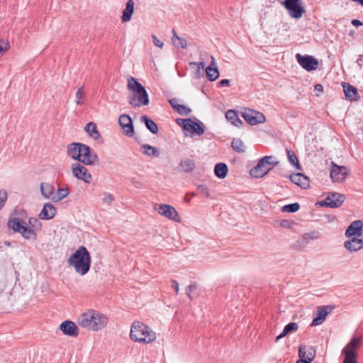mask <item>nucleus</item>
I'll use <instances>...</instances> for the list:
<instances>
[{"label": "nucleus", "mask_w": 363, "mask_h": 363, "mask_svg": "<svg viewBox=\"0 0 363 363\" xmlns=\"http://www.w3.org/2000/svg\"><path fill=\"white\" fill-rule=\"evenodd\" d=\"M27 223L18 218H9L8 226L13 231L20 233L25 239L35 240L37 238L36 230L41 229L42 225L40 220L36 218H30Z\"/></svg>", "instance_id": "1"}, {"label": "nucleus", "mask_w": 363, "mask_h": 363, "mask_svg": "<svg viewBox=\"0 0 363 363\" xmlns=\"http://www.w3.org/2000/svg\"><path fill=\"white\" fill-rule=\"evenodd\" d=\"M361 340V337H352L346 347L342 350V354L352 353L357 356V350L359 347Z\"/></svg>", "instance_id": "24"}, {"label": "nucleus", "mask_w": 363, "mask_h": 363, "mask_svg": "<svg viewBox=\"0 0 363 363\" xmlns=\"http://www.w3.org/2000/svg\"><path fill=\"white\" fill-rule=\"evenodd\" d=\"M108 320L106 315L97 311L89 310L80 315L78 324L89 330L99 331L107 325Z\"/></svg>", "instance_id": "3"}, {"label": "nucleus", "mask_w": 363, "mask_h": 363, "mask_svg": "<svg viewBox=\"0 0 363 363\" xmlns=\"http://www.w3.org/2000/svg\"><path fill=\"white\" fill-rule=\"evenodd\" d=\"M77 250H86V248L84 246H80Z\"/></svg>", "instance_id": "64"}, {"label": "nucleus", "mask_w": 363, "mask_h": 363, "mask_svg": "<svg viewBox=\"0 0 363 363\" xmlns=\"http://www.w3.org/2000/svg\"><path fill=\"white\" fill-rule=\"evenodd\" d=\"M363 229V222L360 220L353 221L345 231V236L351 238L352 236L361 237Z\"/></svg>", "instance_id": "18"}, {"label": "nucleus", "mask_w": 363, "mask_h": 363, "mask_svg": "<svg viewBox=\"0 0 363 363\" xmlns=\"http://www.w3.org/2000/svg\"><path fill=\"white\" fill-rule=\"evenodd\" d=\"M352 24L354 26H362L363 23L357 19H354L352 21Z\"/></svg>", "instance_id": "59"}, {"label": "nucleus", "mask_w": 363, "mask_h": 363, "mask_svg": "<svg viewBox=\"0 0 363 363\" xmlns=\"http://www.w3.org/2000/svg\"><path fill=\"white\" fill-rule=\"evenodd\" d=\"M85 95V92L84 91L83 87H80L77 89L76 92V104L77 105H82L83 104V101L82 100Z\"/></svg>", "instance_id": "44"}, {"label": "nucleus", "mask_w": 363, "mask_h": 363, "mask_svg": "<svg viewBox=\"0 0 363 363\" xmlns=\"http://www.w3.org/2000/svg\"><path fill=\"white\" fill-rule=\"evenodd\" d=\"M130 337L138 342L150 343L156 340L155 333L147 325L140 321L132 323Z\"/></svg>", "instance_id": "4"}, {"label": "nucleus", "mask_w": 363, "mask_h": 363, "mask_svg": "<svg viewBox=\"0 0 363 363\" xmlns=\"http://www.w3.org/2000/svg\"><path fill=\"white\" fill-rule=\"evenodd\" d=\"M171 106L177 111L179 114H182V104L179 103V99L173 98L168 100Z\"/></svg>", "instance_id": "43"}, {"label": "nucleus", "mask_w": 363, "mask_h": 363, "mask_svg": "<svg viewBox=\"0 0 363 363\" xmlns=\"http://www.w3.org/2000/svg\"><path fill=\"white\" fill-rule=\"evenodd\" d=\"M132 183L135 188H141L143 186L142 183L139 181L133 179Z\"/></svg>", "instance_id": "55"}, {"label": "nucleus", "mask_w": 363, "mask_h": 363, "mask_svg": "<svg viewBox=\"0 0 363 363\" xmlns=\"http://www.w3.org/2000/svg\"><path fill=\"white\" fill-rule=\"evenodd\" d=\"M68 264L80 275L86 274L90 269L91 256L89 251H75L68 259Z\"/></svg>", "instance_id": "5"}, {"label": "nucleus", "mask_w": 363, "mask_h": 363, "mask_svg": "<svg viewBox=\"0 0 363 363\" xmlns=\"http://www.w3.org/2000/svg\"><path fill=\"white\" fill-rule=\"evenodd\" d=\"M298 325L296 323H294V322L289 323L284 327L282 333L276 337V342H277L279 339L285 337L286 335H288L292 332L296 331L298 330Z\"/></svg>", "instance_id": "36"}, {"label": "nucleus", "mask_w": 363, "mask_h": 363, "mask_svg": "<svg viewBox=\"0 0 363 363\" xmlns=\"http://www.w3.org/2000/svg\"><path fill=\"white\" fill-rule=\"evenodd\" d=\"M141 148L143 150V152L147 156H154L156 157L160 156V151L158 149L150 145H143Z\"/></svg>", "instance_id": "38"}, {"label": "nucleus", "mask_w": 363, "mask_h": 363, "mask_svg": "<svg viewBox=\"0 0 363 363\" xmlns=\"http://www.w3.org/2000/svg\"><path fill=\"white\" fill-rule=\"evenodd\" d=\"M302 0H284L281 4L288 11L289 16L295 19H299L306 12Z\"/></svg>", "instance_id": "8"}, {"label": "nucleus", "mask_w": 363, "mask_h": 363, "mask_svg": "<svg viewBox=\"0 0 363 363\" xmlns=\"http://www.w3.org/2000/svg\"><path fill=\"white\" fill-rule=\"evenodd\" d=\"M346 250H361L363 248V238L361 237H354L344 243Z\"/></svg>", "instance_id": "27"}, {"label": "nucleus", "mask_w": 363, "mask_h": 363, "mask_svg": "<svg viewBox=\"0 0 363 363\" xmlns=\"http://www.w3.org/2000/svg\"><path fill=\"white\" fill-rule=\"evenodd\" d=\"M172 32H173V34H174V35H173V37L172 38V41L173 45L176 48L182 47V39L177 35V34L176 33L174 30H172Z\"/></svg>", "instance_id": "48"}, {"label": "nucleus", "mask_w": 363, "mask_h": 363, "mask_svg": "<svg viewBox=\"0 0 363 363\" xmlns=\"http://www.w3.org/2000/svg\"><path fill=\"white\" fill-rule=\"evenodd\" d=\"M352 1L357 2L362 6H363V0H352Z\"/></svg>", "instance_id": "63"}, {"label": "nucleus", "mask_w": 363, "mask_h": 363, "mask_svg": "<svg viewBox=\"0 0 363 363\" xmlns=\"http://www.w3.org/2000/svg\"><path fill=\"white\" fill-rule=\"evenodd\" d=\"M231 147L237 152L242 153L245 151L244 143L239 138H233L231 142Z\"/></svg>", "instance_id": "39"}, {"label": "nucleus", "mask_w": 363, "mask_h": 363, "mask_svg": "<svg viewBox=\"0 0 363 363\" xmlns=\"http://www.w3.org/2000/svg\"><path fill=\"white\" fill-rule=\"evenodd\" d=\"M228 168L225 163H218L215 165L214 173L220 179H224L228 173Z\"/></svg>", "instance_id": "35"}, {"label": "nucleus", "mask_w": 363, "mask_h": 363, "mask_svg": "<svg viewBox=\"0 0 363 363\" xmlns=\"http://www.w3.org/2000/svg\"><path fill=\"white\" fill-rule=\"evenodd\" d=\"M55 186L50 183L42 182L40 184V191L42 196L53 201L55 197Z\"/></svg>", "instance_id": "26"}, {"label": "nucleus", "mask_w": 363, "mask_h": 363, "mask_svg": "<svg viewBox=\"0 0 363 363\" xmlns=\"http://www.w3.org/2000/svg\"><path fill=\"white\" fill-rule=\"evenodd\" d=\"M315 91L317 92H323V86L318 84L315 86Z\"/></svg>", "instance_id": "58"}, {"label": "nucleus", "mask_w": 363, "mask_h": 363, "mask_svg": "<svg viewBox=\"0 0 363 363\" xmlns=\"http://www.w3.org/2000/svg\"><path fill=\"white\" fill-rule=\"evenodd\" d=\"M220 86H230V80L227 79H222L219 82Z\"/></svg>", "instance_id": "54"}, {"label": "nucleus", "mask_w": 363, "mask_h": 363, "mask_svg": "<svg viewBox=\"0 0 363 363\" xmlns=\"http://www.w3.org/2000/svg\"><path fill=\"white\" fill-rule=\"evenodd\" d=\"M134 11L133 0H128L125 4V8L123 11L121 20L123 22H128L131 19V16Z\"/></svg>", "instance_id": "28"}, {"label": "nucleus", "mask_w": 363, "mask_h": 363, "mask_svg": "<svg viewBox=\"0 0 363 363\" xmlns=\"http://www.w3.org/2000/svg\"><path fill=\"white\" fill-rule=\"evenodd\" d=\"M342 87L345 94V97L350 101H357L359 96L357 88L351 84L343 82Z\"/></svg>", "instance_id": "25"}, {"label": "nucleus", "mask_w": 363, "mask_h": 363, "mask_svg": "<svg viewBox=\"0 0 363 363\" xmlns=\"http://www.w3.org/2000/svg\"><path fill=\"white\" fill-rule=\"evenodd\" d=\"M343 355L345 356L343 363H358L357 360V356L354 354L350 353Z\"/></svg>", "instance_id": "46"}, {"label": "nucleus", "mask_w": 363, "mask_h": 363, "mask_svg": "<svg viewBox=\"0 0 363 363\" xmlns=\"http://www.w3.org/2000/svg\"><path fill=\"white\" fill-rule=\"evenodd\" d=\"M102 200L104 203H107L108 205H111V203L114 201V197L109 193H104Z\"/></svg>", "instance_id": "51"}, {"label": "nucleus", "mask_w": 363, "mask_h": 363, "mask_svg": "<svg viewBox=\"0 0 363 363\" xmlns=\"http://www.w3.org/2000/svg\"><path fill=\"white\" fill-rule=\"evenodd\" d=\"M242 116L250 125H257L265 121V116L262 113L250 109L242 112Z\"/></svg>", "instance_id": "15"}, {"label": "nucleus", "mask_w": 363, "mask_h": 363, "mask_svg": "<svg viewBox=\"0 0 363 363\" xmlns=\"http://www.w3.org/2000/svg\"><path fill=\"white\" fill-rule=\"evenodd\" d=\"M287 158L289 162L295 166L296 169H301V165L295 152L291 150H286Z\"/></svg>", "instance_id": "40"}, {"label": "nucleus", "mask_w": 363, "mask_h": 363, "mask_svg": "<svg viewBox=\"0 0 363 363\" xmlns=\"http://www.w3.org/2000/svg\"><path fill=\"white\" fill-rule=\"evenodd\" d=\"M195 167L194 162L192 160L188 159L183 164V170L186 172H191Z\"/></svg>", "instance_id": "45"}, {"label": "nucleus", "mask_w": 363, "mask_h": 363, "mask_svg": "<svg viewBox=\"0 0 363 363\" xmlns=\"http://www.w3.org/2000/svg\"><path fill=\"white\" fill-rule=\"evenodd\" d=\"M9 48V43L3 39H0V56L8 50Z\"/></svg>", "instance_id": "49"}, {"label": "nucleus", "mask_w": 363, "mask_h": 363, "mask_svg": "<svg viewBox=\"0 0 363 363\" xmlns=\"http://www.w3.org/2000/svg\"><path fill=\"white\" fill-rule=\"evenodd\" d=\"M84 129L86 132L89 134V135L94 138L95 140L101 139V135L99 130H97V126L95 123H88L86 125Z\"/></svg>", "instance_id": "32"}, {"label": "nucleus", "mask_w": 363, "mask_h": 363, "mask_svg": "<svg viewBox=\"0 0 363 363\" xmlns=\"http://www.w3.org/2000/svg\"><path fill=\"white\" fill-rule=\"evenodd\" d=\"M185 294L190 301L198 297L200 294V289L197 283L194 282L188 286L185 289Z\"/></svg>", "instance_id": "31"}, {"label": "nucleus", "mask_w": 363, "mask_h": 363, "mask_svg": "<svg viewBox=\"0 0 363 363\" xmlns=\"http://www.w3.org/2000/svg\"><path fill=\"white\" fill-rule=\"evenodd\" d=\"M140 121L143 123L152 134H157L158 133V126L155 121L150 118L147 116L143 115L140 117Z\"/></svg>", "instance_id": "30"}, {"label": "nucleus", "mask_w": 363, "mask_h": 363, "mask_svg": "<svg viewBox=\"0 0 363 363\" xmlns=\"http://www.w3.org/2000/svg\"><path fill=\"white\" fill-rule=\"evenodd\" d=\"M4 288H5V283L1 279H0V294L3 292Z\"/></svg>", "instance_id": "60"}, {"label": "nucleus", "mask_w": 363, "mask_h": 363, "mask_svg": "<svg viewBox=\"0 0 363 363\" xmlns=\"http://www.w3.org/2000/svg\"><path fill=\"white\" fill-rule=\"evenodd\" d=\"M176 123H177L178 125L182 127V118H177L176 119Z\"/></svg>", "instance_id": "62"}, {"label": "nucleus", "mask_w": 363, "mask_h": 363, "mask_svg": "<svg viewBox=\"0 0 363 363\" xmlns=\"http://www.w3.org/2000/svg\"><path fill=\"white\" fill-rule=\"evenodd\" d=\"M357 63L360 68L363 66V55L359 56V58L357 60Z\"/></svg>", "instance_id": "56"}, {"label": "nucleus", "mask_w": 363, "mask_h": 363, "mask_svg": "<svg viewBox=\"0 0 363 363\" xmlns=\"http://www.w3.org/2000/svg\"><path fill=\"white\" fill-rule=\"evenodd\" d=\"M155 210L160 215L174 220L176 222H181L180 216L175 208L167 204L157 203L155 206Z\"/></svg>", "instance_id": "9"}, {"label": "nucleus", "mask_w": 363, "mask_h": 363, "mask_svg": "<svg viewBox=\"0 0 363 363\" xmlns=\"http://www.w3.org/2000/svg\"><path fill=\"white\" fill-rule=\"evenodd\" d=\"M118 123L122 127L124 134L128 137H132L134 134V127L132 118L127 114L121 115Z\"/></svg>", "instance_id": "16"}, {"label": "nucleus", "mask_w": 363, "mask_h": 363, "mask_svg": "<svg viewBox=\"0 0 363 363\" xmlns=\"http://www.w3.org/2000/svg\"><path fill=\"white\" fill-rule=\"evenodd\" d=\"M127 89L130 92L128 96V103L134 108L149 104L148 94L137 79L130 77L128 79Z\"/></svg>", "instance_id": "2"}, {"label": "nucleus", "mask_w": 363, "mask_h": 363, "mask_svg": "<svg viewBox=\"0 0 363 363\" xmlns=\"http://www.w3.org/2000/svg\"><path fill=\"white\" fill-rule=\"evenodd\" d=\"M300 208V205L298 203H294L287 204L283 206L282 211L288 212V213H294L296 212Z\"/></svg>", "instance_id": "42"}, {"label": "nucleus", "mask_w": 363, "mask_h": 363, "mask_svg": "<svg viewBox=\"0 0 363 363\" xmlns=\"http://www.w3.org/2000/svg\"><path fill=\"white\" fill-rule=\"evenodd\" d=\"M60 329L65 335L70 337H77L79 335V329L75 323L71 320H65L60 325Z\"/></svg>", "instance_id": "17"}, {"label": "nucleus", "mask_w": 363, "mask_h": 363, "mask_svg": "<svg viewBox=\"0 0 363 363\" xmlns=\"http://www.w3.org/2000/svg\"><path fill=\"white\" fill-rule=\"evenodd\" d=\"M80 160V162L84 165H94L99 162L96 153L85 144L82 146V158Z\"/></svg>", "instance_id": "12"}, {"label": "nucleus", "mask_w": 363, "mask_h": 363, "mask_svg": "<svg viewBox=\"0 0 363 363\" xmlns=\"http://www.w3.org/2000/svg\"><path fill=\"white\" fill-rule=\"evenodd\" d=\"M171 287L174 290L175 293L177 294H179V283L174 280V279H172L171 280Z\"/></svg>", "instance_id": "53"}, {"label": "nucleus", "mask_w": 363, "mask_h": 363, "mask_svg": "<svg viewBox=\"0 0 363 363\" xmlns=\"http://www.w3.org/2000/svg\"><path fill=\"white\" fill-rule=\"evenodd\" d=\"M206 130L205 124L196 117L183 118V135L186 138L201 137Z\"/></svg>", "instance_id": "6"}, {"label": "nucleus", "mask_w": 363, "mask_h": 363, "mask_svg": "<svg viewBox=\"0 0 363 363\" xmlns=\"http://www.w3.org/2000/svg\"><path fill=\"white\" fill-rule=\"evenodd\" d=\"M296 363H311L310 362L306 361L305 359H299Z\"/></svg>", "instance_id": "61"}, {"label": "nucleus", "mask_w": 363, "mask_h": 363, "mask_svg": "<svg viewBox=\"0 0 363 363\" xmlns=\"http://www.w3.org/2000/svg\"><path fill=\"white\" fill-rule=\"evenodd\" d=\"M191 110L185 106L183 105V115H188L191 113Z\"/></svg>", "instance_id": "57"}, {"label": "nucleus", "mask_w": 363, "mask_h": 363, "mask_svg": "<svg viewBox=\"0 0 363 363\" xmlns=\"http://www.w3.org/2000/svg\"><path fill=\"white\" fill-rule=\"evenodd\" d=\"M321 234L318 230H313L309 233H305L301 240L299 241L300 245H305L309 242L311 240H317L320 238Z\"/></svg>", "instance_id": "34"}, {"label": "nucleus", "mask_w": 363, "mask_h": 363, "mask_svg": "<svg viewBox=\"0 0 363 363\" xmlns=\"http://www.w3.org/2000/svg\"><path fill=\"white\" fill-rule=\"evenodd\" d=\"M349 172L345 166H340L332 162L330 169V177L333 182H340L344 181Z\"/></svg>", "instance_id": "13"}, {"label": "nucleus", "mask_w": 363, "mask_h": 363, "mask_svg": "<svg viewBox=\"0 0 363 363\" xmlns=\"http://www.w3.org/2000/svg\"><path fill=\"white\" fill-rule=\"evenodd\" d=\"M72 174L74 177L79 180H82L86 184L91 182L92 176L88 169L79 163H73L72 164Z\"/></svg>", "instance_id": "11"}, {"label": "nucleus", "mask_w": 363, "mask_h": 363, "mask_svg": "<svg viewBox=\"0 0 363 363\" xmlns=\"http://www.w3.org/2000/svg\"><path fill=\"white\" fill-rule=\"evenodd\" d=\"M225 118L237 127H239L242 124V121L238 118L237 112L233 110L227 111L225 113Z\"/></svg>", "instance_id": "37"}, {"label": "nucleus", "mask_w": 363, "mask_h": 363, "mask_svg": "<svg viewBox=\"0 0 363 363\" xmlns=\"http://www.w3.org/2000/svg\"><path fill=\"white\" fill-rule=\"evenodd\" d=\"M7 200V192L5 190H0V210L4 206Z\"/></svg>", "instance_id": "50"}, {"label": "nucleus", "mask_w": 363, "mask_h": 363, "mask_svg": "<svg viewBox=\"0 0 363 363\" xmlns=\"http://www.w3.org/2000/svg\"><path fill=\"white\" fill-rule=\"evenodd\" d=\"M198 192L203 197L208 198L210 196L208 188L203 184H201L197 188Z\"/></svg>", "instance_id": "47"}, {"label": "nucleus", "mask_w": 363, "mask_h": 363, "mask_svg": "<svg viewBox=\"0 0 363 363\" xmlns=\"http://www.w3.org/2000/svg\"><path fill=\"white\" fill-rule=\"evenodd\" d=\"M296 58L298 62V64L306 70L307 71H313L316 69L318 62L311 55H305L303 56L301 54L298 53L296 55Z\"/></svg>", "instance_id": "14"}, {"label": "nucleus", "mask_w": 363, "mask_h": 363, "mask_svg": "<svg viewBox=\"0 0 363 363\" xmlns=\"http://www.w3.org/2000/svg\"><path fill=\"white\" fill-rule=\"evenodd\" d=\"M69 194V189L66 188H58L57 194H55L53 202L59 201L65 198Z\"/></svg>", "instance_id": "41"}, {"label": "nucleus", "mask_w": 363, "mask_h": 363, "mask_svg": "<svg viewBox=\"0 0 363 363\" xmlns=\"http://www.w3.org/2000/svg\"><path fill=\"white\" fill-rule=\"evenodd\" d=\"M190 69L193 70L194 77L196 79L203 76V70L205 67L203 62H189Z\"/></svg>", "instance_id": "33"}, {"label": "nucleus", "mask_w": 363, "mask_h": 363, "mask_svg": "<svg viewBox=\"0 0 363 363\" xmlns=\"http://www.w3.org/2000/svg\"><path fill=\"white\" fill-rule=\"evenodd\" d=\"M330 313V311H328L327 307L322 306L318 308V316L315 317L311 323V325H318L322 323L328 313Z\"/></svg>", "instance_id": "29"}, {"label": "nucleus", "mask_w": 363, "mask_h": 363, "mask_svg": "<svg viewBox=\"0 0 363 363\" xmlns=\"http://www.w3.org/2000/svg\"><path fill=\"white\" fill-rule=\"evenodd\" d=\"M345 200V196L344 194L330 193L324 200L319 201L318 203L320 206L337 208L342 204Z\"/></svg>", "instance_id": "10"}, {"label": "nucleus", "mask_w": 363, "mask_h": 363, "mask_svg": "<svg viewBox=\"0 0 363 363\" xmlns=\"http://www.w3.org/2000/svg\"><path fill=\"white\" fill-rule=\"evenodd\" d=\"M82 146H84V144L79 143H73L69 145L67 147V155L73 160L80 162Z\"/></svg>", "instance_id": "21"}, {"label": "nucleus", "mask_w": 363, "mask_h": 363, "mask_svg": "<svg viewBox=\"0 0 363 363\" xmlns=\"http://www.w3.org/2000/svg\"><path fill=\"white\" fill-rule=\"evenodd\" d=\"M152 37L153 43L155 46L159 47V48H162L163 46L164 43L161 40L158 39L154 35H152Z\"/></svg>", "instance_id": "52"}, {"label": "nucleus", "mask_w": 363, "mask_h": 363, "mask_svg": "<svg viewBox=\"0 0 363 363\" xmlns=\"http://www.w3.org/2000/svg\"><path fill=\"white\" fill-rule=\"evenodd\" d=\"M211 63L206 68V77L210 82H213L219 77V71L213 56H211Z\"/></svg>", "instance_id": "20"}, {"label": "nucleus", "mask_w": 363, "mask_h": 363, "mask_svg": "<svg viewBox=\"0 0 363 363\" xmlns=\"http://www.w3.org/2000/svg\"><path fill=\"white\" fill-rule=\"evenodd\" d=\"M277 164L278 162L274 161L273 156H264L259 160L255 167L250 169V174L252 177L262 178Z\"/></svg>", "instance_id": "7"}, {"label": "nucleus", "mask_w": 363, "mask_h": 363, "mask_svg": "<svg viewBox=\"0 0 363 363\" xmlns=\"http://www.w3.org/2000/svg\"><path fill=\"white\" fill-rule=\"evenodd\" d=\"M290 180L292 183L299 186L302 189H306L310 186L309 179L301 173L292 174L290 176Z\"/></svg>", "instance_id": "23"}, {"label": "nucleus", "mask_w": 363, "mask_h": 363, "mask_svg": "<svg viewBox=\"0 0 363 363\" xmlns=\"http://www.w3.org/2000/svg\"><path fill=\"white\" fill-rule=\"evenodd\" d=\"M56 213L57 211L54 205L50 203H46L44 204L38 217L41 220H50L54 218Z\"/></svg>", "instance_id": "22"}, {"label": "nucleus", "mask_w": 363, "mask_h": 363, "mask_svg": "<svg viewBox=\"0 0 363 363\" xmlns=\"http://www.w3.org/2000/svg\"><path fill=\"white\" fill-rule=\"evenodd\" d=\"M298 356L301 359L311 362L315 357V350L312 346L301 345L298 349Z\"/></svg>", "instance_id": "19"}]
</instances>
